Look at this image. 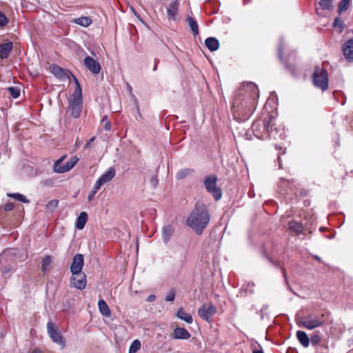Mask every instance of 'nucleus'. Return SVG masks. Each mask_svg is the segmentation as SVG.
Returning a JSON list of instances; mask_svg holds the SVG:
<instances>
[{
  "label": "nucleus",
  "instance_id": "1",
  "mask_svg": "<svg viewBox=\"0 0 353 353\" xmlns=\"http://www.w3.org/2000/svg\"><path fill=\"white\" fill-rule=\"evenodd\" d=\"M258 97L256 85L253 82L243 83L235 94L233 108L243 115L250 116L256 108Z\"/></svg>",
  "mask_w": 353,
  "mask_h": 353
},
{
  "label": "nucleus",
  "instance_id": "2",
  "mask_svg": "<svg viewBox=\"0 0 353 353\" xmlns=\"http://www.w3.org/2000/svg\"><path fill=\"white\" fill-rule=\"evenodd\" d=\"M210 220V215L207 206L197 202L186 220V225L200 235L208 225Z\"/></svg>",
  "mask_w": 353,
  "mask_h": 353
},
{
  "label": "nucleus",
  "instance_id": "3",
  "mask_svg": "<svg viewBox=\"0 0 353 353\" xmlns=\"http://www.w3.org/2000/svg\"><path fill=\"white\" fill-rule=\"evenodd\" d=\"M252 130L254 135L260 139H265L267 138L276 139L279 132L281 129L274 127V124L272 123V117H268L264 120H256L252 125Z\"/></svg>",
  "mask_w": 353,
  "mask_h": 353
},
{
  "label": "nucleus",
  "instance_id": "4",
  "mask_svg": "<svg viewBox=\"0 0 353 353\" xmlns=\"http://www.w3.org/2000/svg\"><path fill=\"white\" fill-rule=\"evenodd\" d=\"M72 79L75 83V90L68 100V111L74 118L77 119L80 117L82 110V90L77 77L72 75Z\"/></svg>",
  "mask_w": 353,
  "mask_h": 353
},
{
  "label": "nucleus",
  "instance_id": "5",
  "mask_svg": "<svg viewBox=\"0 0 353 353\" xmlns=\"http://www.w3.org/2000/svg\"><path fill=\"white\" fill-rule=\"evenodd\" d=\"M314 85L325 91L328 88V74L325 69L316 68L312 74Z\"/></svg>",
  "mask_w": 353,
  "mask_h": 353
},
{
  "label": "nucleus",
  "instance_id": "6",
  "mask_svg": "<svg viewBox=\"0 0 353 353\" xmlns=\"http://www.w3.org/2000/svg\"><path fill=\"white\" fill-rule=\"evenodd\" d=\"M216 182L217 177L214 174L206 176L203 181L207 191L213 196L215 201H219L222 196V192L221 188L216 185Z\"/></svg>",
  "mask_w": 353,
  "mask_h": 353
},
{
  "label": "nucleus",
  "instance_id": "7",
  "mask_svg": "<svg viewBox=\"0 0 353 353\" xmlns=\"http://www.w3.org/2000/svg\"><path fill=\"white\" fill-rule=\"evenodd\" d=\"M328 314H322L321 316H310L301 320V325L308 329L313 330L325 323Z\"/></svg>",
  "mask_w": 353,
  "mask_h": 353
},
{
  "label": "nucleus",
  "instance_id": "8",
  "mask_svg": "<svg viewBox=\"0 0 353 353\" xmlns=\"http://www.w3.org/2000/svg\"><path fill=\"white\" fill-rule=\"evenodd\" d=\"M48 334L52 341L59 345L62 348L65 345V342L63 338L61 333L58 330L55 324L51 321L47 323Z\"/></svg>",
  "mask_w": 353,
  "mask_h": 353
},
{
  "label": "nucleus",
  "instance_id": "9",
  "mask_svg": "<svg viewBox=\"0 0 353 353\" xmlns=\"http://www.w3.org/2000/svg\"><path fill=\"white\" fill-rule=\"evenodd\" d=\"M64 159V157H61L58 159L54 164V170L59 173H63L71 170L78 162L79 159L74 156L70 159L63 166H61V163Z\"/></svg>",
  "mask_w": 353,
  "mask_h": 353
},
{
  "label": "nucleus",
  "instance_id": "10",
  "mask_svg": "<svg viewBox=\"0 0 353 353\" xmlns=\"http://www.w3.org/2000/svg\"><path fill=\"white\" fill-rule=\"evenodd\" d=\"M87 284L86 275L81 272L77 274H72L70 281V286L82 290L85 289Z\"/></svg>",
  "mask_w": 353,
  "mask_h": 353
},
{
  "label": "nucleus",
  "instance_id": "11",
  "mask_svg": "<svg viewBox=\"0 0 353 353\" xmlns=\"http://www.w3.org/2000/svg\"><path fill=\"white\" fill-rule=\"evenodd\" d=\"M216 312V308L212 304H204L198 310L199 316L206 321H209Z\"/></svg>",
  "mask_w": 353,
  "mask_h": 353
},
{
  "label": "nucleus",
  "instance_id": "12",
  "mask_svg": "<svg viewBox=\"0 0 353 353\" xmlns=\"http://www.w3.org/2000/svg\"><path fill=\"white\" fill-rule=\"evenodd\" d=\"M84 265L83 255L81 254H77L72 259L70 266V272L72 274H77L82 272Z\"/></svg>",
  "mask_w": 353,
  "mask_h": 353
},
{
  "label": "nucleus",
  "instance_id": "13",
  "mask_svg": "<svg viewBox=\"0 0 353 353\" xmlns=\"http://www.w3.org/2000/svg\"><path fill=\"white\" fill-rule=\"evenodd\" d=\"M50 70L56 77L61 80L69 79L70 75L72 77L73 75L69 70H64L55 64H52L50 66Z\"/></svg>",
  "mask_w": 353,
  "mask_h": 353
},
{
  "label": "nucleus",
  "instance_id": "14",
  "mask_svg": "<svg viewBox=\"0 0 353 353\" xmlns=\"http://www.w3.org/2000/svg\"><path fill=\"white\" fill-rule=\"evenodd\" d=\"M83 61L85 67L93 74H97L100 72L101 69V65L92 57L87 56Z\"/></svg>",
  "mask_w": 353,
  "mask_h": 353
},
{
  "label": "nucleus",
  "instance_id": "15",
  "mask_svg": "<svg viewBox=\"0 0 353 353\" xmlns=\"http://www.w3.org/2000/svg\"><path fill=\"white\" fill-rule=\"evenodd\" d=\"M174 339L186 340L191 336L190 333L185 328L176 327L171 335Z\"/></svg>",
  "mask_w": 353,
  "mask_h": 353
},
{
  "label": "nucleus",
  "instance_id": "16",
  "mask_svg": "<svg viewBox=\"0 0 353 353\" xmlns=\"http://www.w3.org/2000/svg\"><path fill=\"white\" fill-rule=\"evenodd\" d=\"M343 53L345 59L349 61H353V39L347 40L343 45Z\"/></svg>",
  "mask_w": 353,
  "mask_h": 353
},
{
  "label": "nucleus",
  "instance_id": "17",
  "mask_svg": "<svg viewBox=\"0 0 353 353\" xmlns=\"http://www.w3.org/2000/svg\"><path fill=\"white\" fill-rule=\"evenodd\" d=\"M179 3L178 0H174L170 3L167 8L168 18L170 20H175L176 15L178 13Z\"/></svg>",
  "mask_w": 353,
  "mask_h": 353
},
{
  "label": "nucleus",
  "instance_id": "18",
  "mask_svg": "<svg viewBox=\"0 0 353 353\" xmlns=\"http://www.w3.org/2000/svg\"><path fill=\"white\" fill-rule=\"evenodd\" d=\"M13 48V43L8 41L0 45V59H4L8 57Z\"/></svg>",
  "mask_w": 353,
  "mask_h": 353
},
{
  "label": "nucleus",
  "instance_id": "19",
  "mask_svg": "<svg viewBox=\"0 0 353 353\" xmlns=\"http://www.w3.org/2000/svg\"><path fill=\"white\" fill-rule=\"evenodd\" d=\"M174 232V228L172 225H166L162 228V239L165 244H167L170 240Z\"/></svg>",
  "mask_w": 353,
  "mask_h": 353
},
{
  "label": "nucleus",
  "instance_id": "20",
  "mask_svg": "<svg viewBox=\"0 0 353 353\" xmlns=\"http://www.w3.org/2000/svg\"><path fill=\"white\" fill-rule=\"evenodd\" d=\"M115 174V169L113 167H110L98 179L100 180L103 184H105L110 181L114 177Z\"/></svg>",
  "mask_w": 353,
  "mask_h": 353
},
{
  "label": "nucleus",
  "instance_id": "21",
  "mask_svg": "<svg viewBox=\"0 0 353 353\" xmlns=\"http://www.w3.org/2000/svg\"><path fill=\"white\" fill-rule=\"evenodd\" d=\"M70 22L86 28L91 25L92 20L90 17H81L72 19Z\"/></svg>",
  "mask_w": 353,
  "mask_h": 353
},
{
  "label": "nucleus",
  "instance_id": "22",
  "mask_svg": "<svg viewBox=\"0 0 353 353\" xmlns=\"http://www.w3.org/2000/svg\"><path fill=\"white\" fill-rule=\"evenodd\" d=\"M205 45L211 52L216 51L219 48V42L215 37H208L205 41Z\"/></svg>",
  "mask_w": 353,
  "mask_h": 353
},
{
  "label": "nucleus",
  "instance_id": "23",
  "mask_svg": "<svg viewBox=\"0 0 353 353\" xmlns=\"http://www.w3.org/2000/svg\"><path fill=\"white\" fill-rule=\"evenodd\" d=\"M288 228L292 231L294 232L296 234H303L304 231L303 225L295 221H290L288 223Z\"/></svg>",
  "mask_w": 353,
  "mask_h": 353
},
{
  "label": "nucleus",
  "instance_id": "24",
  "mask_svg": "<svg viewBox=\"0 0 353 353\" xmlns=\"http://www.w3.org/2000/svg\"><path fill=\"white\" fill-rule=\"evenodd\" d=\"M296 337L300 342V343L304 347H307L310 345V339L307 334L301 330H299L296 332Z\"/></svg>",
  "mask_w": 353,
  "mask_h": 353
},
{
  "label": "nucleus",
  "instance_id": "25",
  "mask_svg": "<svg viewBox=\"0 0 353 353\" xmlns=\"http://www.w3.org/2000/svg\"><path fill=\"white\" fill-rule=\"evenodd\" d=\"M88 221V214L85 212H82L77 219L76 228L78 230H82L84 228L85 225Z\"/></svg>",
  "mask_w": 353,
  "mask_h": 353
},
{
  "label": "nucleus",
  "instance_id": "26",
  "mask_svg": "<svg viewBox=\"0 0 353 353\" xmlns=\"http://www.w3.org/2000/svg\"><path fill=\"white\" fill-rule=\"evenodd\" d=\"M52 261V256L46 255L41 261V272L43 274L48 272L51 268V263Z\"/></svg>",
  "mask_w": 353,
  "mask_h": 353
},
{
  "label": "nucleus",
  "instance_id": "27",
  "mask_svg": "<svg viewBox=\"0 0 353 353\" xmlns=\"http://www.w3.org/2000/svg\"><path fill=\"white\" fill-rule=\"evenodd\" d=\"M98 306L102 315L106 317H109L111 315L110 310L104 300L100 299L98 302Z\"/></svg>",
  "mask_w": 353,
  "mask_h": 353
},
{
  "label": "nucleus",
  "instance_id": "28",
  "mask_svg": "<svg viewBox=\"0 0 353 353\" xmlns=\"http://www.w3.org/2000/svg\"><path fill=\"white\" fill-rule=\"evenodd\" d=\"M176 316L188 323H192L193 321L192 316L190 314L185 312V311L182 307L178 310L176 312Z\"/></svg>",
  "mask_w": 353,
  "mask_h": 353
},
{
  "label": "nucleus",
  "instance_id": "29",
  "mask_svg": "<svg viewBox=\"0 0 353 353\" xmlns=\"http://www.w3.org/2000/svg\"><path fill=\"white\" fill-rule=\"evenodd\" d=\"M187 21L194 35L199 34V28L196 21L192 17H187Z\"/></svg>",
  "mask_w": 353,
  "mask_h": 353
},
{
  "label": "nucleus",
  "instance_id": "30",
  "mask_svg": "<svg viewBox=\"0 0 353 353\" xmlns=\"http://www.w3.org/2000/svg\"><path fill=\"white\" fill-rule=\"evenodd\" d=\"M194 172L192 168H183L180 170L176 174V178L178 180H181Z\"/></svg>",
  "mask_w": 353,
  "mask_h": 353
},
{
  "label": "nucleus",
  "instance_id": "31",
  "mask_svg": "<svg viewBox=\"0 0 353 353\" xmlns=\"http://www.w3.org/2000/svg\"><path fill=\"white\" fill-rule=\"evenodd\" d=\"M8 197L13 198L19 201L24 203H29L30 201L23 194L19 193H8L7 194Z\"/></svg>",
  "mask_w": 353,
  "mask_h": 353
},
{
  "label": "nucleus",
  "instance_id": "32",
  "mask_svg": "<svg viewBox=\"0 0 353 353\" xmlns=\"http://www.w3.org/2000/svg\"><path fill=\"white\" fill-rule=\"evenodd\" d=\"M350 2L351 0H341L338 6V12L341 14L350 8Z\"/></svg>",
  "mask_w": 353,
  "mask_h": 353
},
{
  "label": "nucleus",
  "instance_id": "33",
  "mask_svg": "<svg viewBox=\"0 0 353 353\" xmlns=\"http://www.w3.org/2000/svg\"><path fill=\"white\" fill-rule=\"evenodd\" d=\"M141 347V343L139 340H134L130 345L129 353H136Z\"/></svg>",
  "mask_w": 353,
  "mask_h": 353
},
{
  "label": "nucleus",
  "instance_id": "34",
  "mask_svg": "<svg viewBox=\"0 0 353 353\" xmlns=\"http://www.w3.org/2000/svg\"><path fill=\"white\" fill-rule=\"evenodd\" d=\"M59 201L57 199H53L50 201L46 204V210L49 212H53L58 206Z\"/></svg>",
  "mask_w": 353,
  "mask_h": 353
},
{
  "label": "nucleus",
  "instance_id": "35",
  "mask_svg": "<svg viewBox=\"0 0 353 353\" xmlns=\"http://www.w3.org/2000/svg\"><path fill=\"white\" fill-rule=\"evenodd\" d=\"M7 90L14 99H17L20 96V89L17 87H9L7 88Z\"/></svg>",
  "mask_w": 353,
  "mask_h": 353
},
{
  "label": "nucleus",
  "instance_id": "36",
  "mask_svg": "<svg viewBox=\"0 0 353 353\" xmlns=\"http://www.w3.org/2000/svg\"><path fill=\"white\" fill-rule=\"evenodd\" d=\"M319 5L323 10H331L333 8L332 0H321Z\"/></svg>",
  "mask_w": 353,
  "mask_h": 353
},
{
  "label": "nucleus",
  "instance_id": "37",
  "mask_svg": "<svg viewBox=\"0 0 353 353\" xmlns=\"http://www.w3.org/2000/svg\"><path fill=\"white\" fill-rule=\"evenodd\" d=\"M8 23L6 16L0 11V28L6 26Z\"/></svg>",
  "mask_w": 353,
  "mask_h": 353
},
{
  "label": "nucleus",
  "instance_id": "38",
  "mask_svg": "<svg viewBox=\"0 0 353 353\" xmlns=\"http://www.w3.org/2000/svg\"><path fill=\"white\" fill-rule=\"evenodd\" d=\"M333 26L335 28H336V27L340 28L341 30H342V29L344 27V23H343V21L341 20V19L340 17H336L334 21Z\"/></svg>",
  "mask_w": 353,
  "mask_h": 353
},
{
  "label": "nucleus",
  "instance_id": "39",
  "mask_svg": "<svg viewBox=\"0 0 353 353\" xmlns=\"http://www.w3.org/2000/svg\"><path fill=\"white\" fill-rule=\"evenodd\" d=\"M268 260L276 267H278V268H280L281 270V272L283 273V275L285 279V281H287V279H286V272H285V270L281 265L280 263L279 262H276V261H273L270 258H268Z\"/></svg>",
  "mask_w": 353,
  "mask_h": 353
},
{
  "label": "nucleus",
  "instance_id": "40",
  "mask_svg": "<svg viewBox=\"0 0 353 353\" xmlns=\"http://www.w3.org/2000/svg\"><path fill=\"white\" fill-rule=\"evenodd\" d=\"M321 341V338L319 336V334H313L311 337V343L313 345H316L319 344Z\"/></svg>",
  "mask_w": 353,
  "mask_h": 353
},
{
  "label": "nucleus",
  "instance_id": "41",
  "mask_svg": "<svg viewBox=\"0 0 353 353\" xmlns=\"http://www.w3.org/2000/svg\"><path fill=\"white\" fill-rule=\"evenodd\" d=\"M103 183L97 179V181H96L94 187H93V190H92V193L96 194V193L98 192V190L100 189V188L101 187V185H103Z\"/></svg>",
  "mask_w": 353,
  "mask_h": 353
},
{
  "label": "nucleus",
  "instance_id": "42",
  "mask_svg": "<svg viewBox=\"0 0 353 353\" xmlns=\"http://www.w3.org/2000/svg\"><path fill=\"white\" fill-rule=\"evenodd\" d=\"M103 183L97 179V181H96L94 187H93V190H92V193L96 194V193L98 192V190L100 189V188L101 187V185H103Z\"/></svg>",
  "mask_w": 353,
  "mask_h": 353
},
{
  "label": "nucleus",
  "instance_id": "43",
  "mask_svg": "<svg viewBox=\"0 0 353 353\" xmlns=\"http://www.w3.org/2000/svg\"><path fill=\"white\" fill-rule=\"evenodd\" d=\"M103 183L97 179V181H96L94 187H93V190H92V193L96 194V193L98 192V190L100 189V188L101 187V185H103Z\"/></svg>",
  "mask_w": 353,
  "mask_h": 353
},
{
  "label": "nucleus",
  "instance_id": "44",
  "mask_svg": "<svg viewBox=\"0 0 353 353\" xmlns=\"http://www.w3.org/2000/svg\"><path fill=\"white\" fill-rule=\"evenodd\" d=\"M103 183L97 179V181H96L94 187H93V190H92V193L96 194V193L98 192V190L100 189V188L101 187V185H103Z\"/></svg>",
  "mask_w": 353,
  "mask_h": 353
},
{
  "label": "nucleus",
  "instance_id": "45",
  "mask_svg": "<svg viewBox=\"0 0 353 353\" xmlns=\"http://www.w3.org/2000/svg\"><path fill=\"white\" fill-rule=\"evenodd\" d=\"M175 297V292L173 290H170L166 295L165 300L166 301H172Z\"/></svg>",
  "mask_w": 353,
  "mask_h": 353
},
{
  "label": "nucleus",
  "instance_id": "46",
  "mask_svg": "<svg viewBox=\"0 0 353 353\" xmlns=\"http://www.w3.org/2000/svg\"><path fill=\"white\" fill-rule=\"evenodd\" d=\"M283 44H281L278 48V54H279V58L281 60V61L284 63L285 61H284V59L283 57Z\"/></svg>",
  "mask_w": 353,
  "mask_h": 353
},
{
  "label": "nucleus",
  "instance_id": "47",
  "mask_svg": "<svg viewBox=\"0 0 353 353\" xmlns=\"http://www.w3.org/2000/svg\"><path fill=\"white\" fill-rule=\"evenodd\" d=\"M14 208V204L13 203H7L4 205L5 211H11Z\"/></svg>",
  "mask_w": 353,
  "mask_h": 353
},
{
  "label": "nucleus",
  "instance_id": "48",
  "mask_svg": "<svg viewBox=\"0 0 353 353\" xmlns=\"http://www.w3.org/2000/svg\"><path fill=\"white\" fill-rule=\"evenodd\" d=\"M127 88H128V90L129 93L130 94V95L132 96L134 98V101H135V103H136V105H137V108H138V105H137V100L135 98V97L133 95V94H132V88L131 85L129 83H127Z\"/></svg>",
  "mask_w": 353,
  "mask_h": 353
},
{
  "label": "nucleus",
  "instance_id": "49",
  "mask_svg": "<svg viewBox=\"0 0 353 353\" xmlns=\"http://www.w3.org/2000/svg\"><path fill=\"white\" fill-rule=\"evenodd\" d=\"M150 182L154 185V187H156L158 184V179L157 176H152L151 177Z\"/></svg>",
  "mask_w": 353,
  "mask_h": 353
},
{
  "label": "nucleus",
  "instance_id": "50",
  "mask_svg": "<svg viewBox=\"0 0 353 353\" xmlns=\"http://www.w3.org/2000/svg\"><path fill=\"white\" fill-rule=\"evenodd\" d=\"M186 256H187V254H186V252H185L182 256H181V266H183L185 265V263H186Z\"/></svg>",
  "mask_w": 353,
  "mask_h": 353
},
{
  "label": "nucleus",
  "instance_id": "51",
  "mask_svg": "<svg viewBox=\"0 0 353 353\" xmlns=\"http://www.w3.org/2000/svg\"><path fill=\"white\" fill-rule=\"evenodd\" d=\"M104 129L105 130H111V123L109 121H106L104 125Z\"/></svg>",
  "mask_w": 353,
  "mask_h": 353
},
{
  "label": "nucleus",
  "instance_id": "52",
  "mask_svg": "<svg viewBox=\"0 0 353 353\" xmlns=\"http://www.w3.org/2000/svg\"><path fill=\"white\" fill-rule=\"evenodd\" d=\"M155 299H156L155 295H154V294H150V295L148 297L147 301H148V302H152V301H154L155 300Z\"/></svg>",
  "mask_w": 353,
  "mask_h": 353
},
{
  "label": "nucleus",
  "instance_id": "53",
  "mask_svg": "<svg viewBox=\"0 0 353 353\" xmlns=\"http://www.w3.org/2000/svg\"><path fill=\"white\" fill-rule=\"evenodd\" d=\"M130 10L132 12V13L138 18V19H140V16L138 14V13L137 12V11L135 10V9L133 8V7H131L130 8Z\"/></svg>",
  "mask_w": 353,
  "mask_h": 353
},
{
  "label": "nucleus",
  "instance_id": "54",
  "mask_svg": "<svg viewBox=\"0 0 353 353\" xmlns=\"http://www.w3.org/2000/svg\"><path fill=\"white\" fill-rule=\"evenodd\" d=\"M159 61L158 59H155L154 61V68H153V71H156L157 69V65L159 63Z\"/></svg>",
  "mask_w": 353,
  "mask_h": 353
},
{
  "label": "nucleus",
  "instance_id": "55",
  "mask_svg": "<svg viewBox=\"0 0 353 353\" xmlns=\"http://www.w3.org/2000/svg\"><path fill=\"white\" fill-rule=\"evenodd\" d=\"M94 195H95V194H93V193H92V192H91V193H90V194H88V199L89 201H91V200L94 198Z\"/></svg>",
  "mask_w": 353,
  "mask_h": 353
},
{
  "label": "nucleus",
  "instance_id": "56",
  "mask_svg": "<svg viewBox=\"0 0 353 353\" xmlns=\"http://www.w3.org/2000/svg\"><path fill=\"white\" fill-rule=\"evenodd\" d=\"M278 161H279V168H282V165L281 163V157H280V154L278 155Z\"/></svg>",
  "mask_w": 353,
  "mask_h": 353
},
{
  "label": "nucleus",
  "instance_id": "57",
  "mask_svg": "<svg viewBox=\"0 0 353 353\" xmlns=\"http://www.w3.org/2000/svg\"><path fill=\"white\" fill-rule=\"evenodd\" d=\"M253 353H263V351L262 350H254Z\"/></svg>",
  "mask_w": 353,
  "mask_h": 353
},
{
  "label": "nucleus",
  "instance_id": "58",
  "mask_svg": "<svg viewBox=\"0 0 353 353\" xmlns=\"http://www.w3.org/2000/svg\"><path fill=\"white\" fill-rule=\"evenodd\" d=\"M94 138L92 137L90 139L89 142L86 144L85 147L88 146L89 144L94 141Z\"/></svg>",
  "mask_w": 353,
  "mask_h": 353
},
{
  "label": "nucleus",
  "instance_id": "59",
  "mask_svg": "<svg viewBox=\"0 0 353 353\" xmlns=\"http://www.w3.org/2000/svg\"><path fill=\"white\" fill-rule=\"evenodd\" d=\"M314 257L317 260V261H321V258L318 256H314Z\"/></svg>",
  "mask_w": 353,
  "mask_h": 353
},
{
  "label": "nucleus",
  "instance_id": "60",
  "mask_svg": "<svg viewBox=\"0 0 353 353\" xmlns=\"http://www.w3.org/2000/svg\"><path fill=\"white\" fill-rule=\"evenodd\" d=\"M290 182V181H283V183H289Z\"/></svg>",
  "mask_w": 353,
  "mask_h": 353
},
{
  "label": "nucleus",
  "instance_id": "61",
  "mask_svg": "<svg viewBox=\"0 0 353 353\" xmlns=\"http://www.w3.org/2000/svg\"><path fill=\"white\" fill-rule=\"evenodd\" d=\"M285 65L286 68H288V64L287 63H285Z\"/></svg>",
  "mask_w": 353,
  "mask_h": 353
},
{
  "label": "nucleus",
  "instance_id": "62",
  "mask_svg": "<svg viewBox=\"0 0 353 353\" xmlns=\"http://www.w3.org/2000/svg\"><path fill=\"white\" fill-rule=\"evenodd\" d=\"M105 119H106V117H104V118L103 119V121H104Z\"/></svg>",
  "mask_w": 353,
  "mask_h": 353
}]
</instances>
